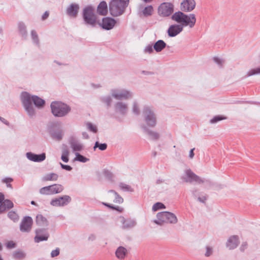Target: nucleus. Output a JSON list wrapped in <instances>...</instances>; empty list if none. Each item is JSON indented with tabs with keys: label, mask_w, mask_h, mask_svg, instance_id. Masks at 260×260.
<instances>
[{
	"label": "nucleus",
	"mask_w": 260,
	"mask_h": 260,
	"mask_svg": "<svg viewBox=\"0 0 260 260\" xmlns=\"http://www.w3.org/2000/svg\"><path fill=\"white\" fill-rule=\"evenodd\" d=\"M128 1H111L109 7L112 15L118 16L121 15L127 6Z\"/></svg>",
	"instance_id": "1"
},
{
	"label": "nucleus",
	"mask_w": 260,
	"mask_h": 260,
	"mask_svg": "<svg viewBox=\"0 0 260 260\" xmlns=\"http://www.w3.org/2000/svg\"><path fill=\"white\" fill-rule=\"evenodd\" d=\"M52 113L55 116L61 117L70 111L69 107L61 102H54L51 104Z\"/></svg>",
	"instance_id": "2"
},
{
	"label": "nucleus",
	"mask_w": 260,
	"mask_h": 260,
	"mask_svg": "<svg viewBox=\"0 0 260 260\" xmlns=\"http://www.w3.org/2000/svg\"><path fill=\"white\" fill-rule=\"evenodd\" d=\"M21 101L28 114L30 116L33 115L35 110L31 104L32 96L27 92H23L21 94Z\"/></svg>",
	"instance_id": "3"
},
{
	"label": "nucleus",
	"mask_w": 260,
	"mask_h": 260,
	"mask_svg": "<svg viewBox=\"0 0 260 260\" xmlns=\"http://www.w3.org/2000/svg\"><path fill=\"white\" fill-rule=\"evenodd\" d=\"M182 179L186 183H192L193 182L198 184L204 183L203 179L194 174L190 169L187 170L185 171V174L182 176Z\"/></svg>",
	"instance_id": "4"
},
{
	"label": "nucleus",
	"mask_w": 260,
	"mask_h": 260,
	"mask_svg": "<svg viewBox=\"0 0 260 260\" xmlns=\"http://www.w3.org/2000/svg\"><path fill=\"white\" fill-rule=\"evenodd\" d=\"M63 187L60 184H54L42 187L40 190V193L42 194H52L61 192Z\"/></svg>",
	"instance_id": "5"
},
{
	"label": "nucleus",
	"mask_w": 260,
	"mask_h": 260,
	"mask_svg": "<svg viewBox=\"0 0 260 260\" xmlns=\"http://www.w3.org/2000/svg\"><path fill=\"white\" fill-rule=\"evenodd\" d=\"M83 18L86 23L94 25L96 21L95 15L94 14L93 9L91 7H87L84 9Z\"/></svg>",
	"instance_id": "6"
},
{
	"label": "nucleus",
	"mask_w": 260,
	"mask_h": 260,
	"mask_svg": "<svg viewBox=\"0 0 260 260\" xmlns=\"http://www.w3.org/2000/svg\"><path fill=\"white\" fill-rule=\"evenodd\" d=\"M158 13L162 16H168L173 12V5L170 3H163L158 8Z\"/></svg>",
	"instance_id": "7"
},
{
	"label": "nucleus",
	"mask_w": 260,
	"mask_h": 260,
	"mask_svg": "<svg viewBox=\"0 0 260 260\" xmlns=\"http://www.w3.org/2000/svg\"><path fill=\"white\" fill-rule=\"evenodd\" d=\"M33 220L29 216L24 217L20 224V230L22 232H29L31 230Z\"/></svg>",
	"instance_id": "8"
},
{
	"label": "nucleus",
	"mask_w": 260,
	"mask_h": 260,
	"mask_svg": "<svg viewBox=\"0 0 260 260\" xmlns=\"http://www.w3.org/2000/svg\"><path fill=\"white\" fill-rule=\"evenodd\" d=\"M70 201L71 198L68 196H64L52 200L51 204L53 206H62L67 205Z\"/></svg>",
	"instance_id": "9"
},
{
	"label": "nucleus",
	"mask_w": 260,
	"mask_h": 260,
	"mask_svg": "<svg viewBox=\"0 0 260 260\" xmlns=\"http://www.w3.org/2000/svg\"><path fill=\"white\" fill-rule=\"evenodd\" d=\"M107 199L111 203L120 204L123 201V199L113 190L109 191L107 194Z\"/></svg>",
	"instance_id": "10"
},
{
	"label": "nucleus",
	"mask_w": 260,
	"mask_h": 260,
	"mask_svg": "<svg viewBox=\"0 0 260 260\" xmlns=\"http://www.w3.org/2000/svg\"><path fill=\"white\" fill-rule=\"evenodd\" d=\"M195 7V1H182L181 3L180 9L183 11L189 12L194 9Z\"/></svg>",
	"instance_id": "11"
},
{
	"label": "nucleus",
	"mask_w": 260,
	"mask_h": 260,
	"mask_svg": "<svg viewBox=\"0 0 260 260\" xmlns=\"http://www.w3.org/2000/svg\"><path fill=\"white\" fill-rule=\"evenodd\" d=\"M116 24V21L111 18L106 17L103 19L102 26L107 30L113 28Z\"/></svg>",
	"instance_id": "12"
},
{
	"label": "nucleus",
	"mask_w": 260,
	"mask_h": 260,
	"mask_svg": "<svg viewBox=\"0 0 260 260\" xmlns=\"http://www.w3.org/2000/svg\"><path fill=\"white\" fill-rule=\"evenodd\" d=\"M169 212H159L157 214V219L154 222L157 224L162 225L164 223H168Z\"/></svg>",
	"instance_id": "13"
},
{
	"label": "nucleus",
	"mask_w": 260,
	"mask_h": 260,
	"mask_svg": "<svg viewBox=\"0 0 260 260\" xmlns=\"http://www.w3.org/2000/svg\"><path fill=\"white\" fill-rule=\"evenodd\" d=\"M127 254L128 250L123 246L118 247L115 251L116 257L119 260L124 259Z\"/></svg>",
	"instance_id": "14"
},
{
	"label": "nucleus",
	"mask_w": 260,
	"mask_h": 260,
	"mask_svg": "<svg viewBox=\"0 0 260 260\" xmlns=\"http://www.w3.org/2000/svg\"><path fill=\"white\" fill-rule=\"evenodd\" d=\"M196 22V18L194 14L186 15V18H184L182 25L189 26L190 27H192L194 25Z\"/></svg>",
	"instance_id": "15"
},
{
	"label": "nucleus",
	"mask_w": 260,
	"mask_h": 260,
	"mask_svg": "<svg viewBox=\"0 0 260 260\" xmlns=\"http://www.w3.org/2000/svg\"><path fill=\"white\" fill-rule=\"evenodd\" d=\"M145 113L147 115L146 121L149 125L153 126L156 124L155 118L154 114L151 112V111L147 108L145 110Z\"/></svg>",
	"instance_id": "16"
},
{
	"label": "nucleus",
	"mask_w": 260,
	"mask_h": 260,
	"mask_svg": "<svg viewBox=\"0 0 260 260\" xmlns=\"http://www.w3.org/2000/svg\"><path fill=\"white\" fill-rule=\"evenodd\" d=\"M182 26L180 25H172L168 29V34L170 37H174L182 30Z\"/></svg>",
	"instance_id": "17"
},
{
	"label": "nucleus",
	"mask_w": 260,
	"mask_h": 260,
	"mask_svg": "<svg viewBox=\"0 0 260 260\" xmlns=\"http://www.w3.org/2000/svg\"><path fill=\"white\" fill-rule=\"evenodd\" d=\"M186 18V14L178 11L175 13L172 16V20L182 25L184 18Z\"/></svg>",
	"instance_id": "18"
},
{
	"label": "nucleus",
	"mask_w": 260,
	"mask_h": 260,
	"mask_svg": "<svg viewBox=\"0 0 260 260\" xmlns=\"http://www.w3.org/2000/svg\"><path fill=\"white\" fill-rule=\"evenodd\" d=\"M27 158L34 161H41L45 159L46 156L45 153H42L40 155L35 154L32 153H27Z\"/></svg>",
	"instance_id": "19"
},
{
	"label": "nucleus",
	"mask_w": 260,
	"mask_h": 260,
	"mask_svg": "<svg viewBox=\"0 0 260 260\" xmlns=\"http://www.w3.org/2000/svg\"><path fill=\"white\" fill-rule=\"evenodd\" d=\"M239 244V239L237 236H231L228 240L227 246L230 249L235 248Z\"/></svg>",
	"instance_id": "20"
},
{
	"label": "nucleus",
	"mask_w": 260,
	"mask_h": 260,
	"mask_svg": "<svg viewBox=\"0 0 260 260\" xmlns=\"http://www.w3.org/2000/svg\"><path fill=\"white\" fill-rule=\"evenodd\" d=\"M79 6L76 4H72L67 9L68 14L73 17H76L78 14Z\"/></svg>",
	"instance_id": "21"
},
{
	"label": "nucleus",
	"mask_w": 260,
	"mask_h": 260,
	"mask_svg": "<svg viewBox=\"0 0 260 260\" xmlns=\"http://www.w3.org/2000/svg\"><path fill=\"white\" fill-rule=\"evenodd\" d=\"M13 207V203L10 200H6L3 201L0 205V213L5 212L6 210L12 208Z\"/></svg>",
	"instance_id": "22"
},
{
	"label": "nucleus",
	"mask_w": 260,
	"mask_h": 260,
	"mask_svg": "<svg viewBox=\"0 0 260 260\" xmlns=\"http://www.w3.org/2000/svg\"><path fill=\"white\" fill-rule=\"evenodd\" d=\"M98 14L101 15H106L108 13L107 5L105 1H102L97 8Z\"/></svg>",
	"instance_id": "23"
},
{
	"label": "nucleus",
	"mask_w": 260,
	"mask_h": 260,
	"mask_svg": "<svg viewBox=\"0 0 260 260\" xmlns=\"http://www.w3.org/2000/svg\"><path fill=\"white\" fill-rule=\"evenodd\" d=\"M36 223L40 227H45L48 225V221L46 218L42 215H38L36 217Z\"/></svg>",
	"instance_id": "24"
},
{
	"label": "nucleus",
	"mask_w": 260,
	"mask_h": 260,
	"mask_svg": "<svg viewBox=\"0 0 260 260\" xmlns=\"http://www.w3.org/2000/svg\"><path fill=\"white\" fill-rule=\"evenodd\" d=\"M58 178V175L54 173H49L46 174L43 178L42 180L44 181H56Z\"/></svg>",
	"instance_id": "25"
},
{
	"label": "nucleus",
	"mask_w": 260,
	"mask_h": 260,
	"mask_svg": "<svg viewBox=\"0 0 260 260\" xmlns=\"http://www.w3.org/2000/svg\"><path fill=\"white\" fill-rule=\"evenodd\" d=\"M34 104L38 108L42 107L45 104V101L37 96H32Z\"/></svg>",
	"instance_id": "26"
},
{
	"label": "nucleus",
	"mask_w": 260,
	"mask_h": 260,
	"mask_svg": "<svg viewBox=\"0 0 260 260\" xmlns=\"http://www.w3.org/2000/svg\"><path fill=\"white\" fill-rule=\"evenodd\" d=\"M166 43L162 40L157 41L154 45V49L157 52L161 51L165 47Z\"/></svg>",
	"instance_id": "27"
},
{
	"label": "nucleus",
	"mask_w": 260,
	"mask_h": 260,
	"mask_svg": "<svg viewBox=\"0 0 260 260\" xmlns=\"http://www.w3.org/2000/svg\"><path fill=\"white\" fill-rule=\"evenodd\" d=\"M40 232V230H37L36 233L37 234V236L35 237L34 240L37 243H39L40 241L47 240L48 238V235H44V236H39L38 234Z\"/></svg>",
	"instance_id": "28"
},
{
	"label": "nucleus",
	"mask_w": 260,
	"mask_h": 260,
	"mask_svg": "<svg viewBox=\"0 0 260 260\" xmlns=\"http://www.w3.org/2000/svg\"><path fill=\"white\" fill-rule=\"evenodd\" d=\"M129 95L128 91H123L119 93H113V96L117 99H121L122 98H127Z\"/></svg>",
	"instance_id": "29"
},
{
	"label": "nucleus",
	"mask_w": 260,
	"mask_h": 260,
	"mask_svg": "<svg viewBox=\"0 0 260 260\" xmlns=\"http://www.w3.org/2000/svg\"><path fill=\"white\" fill-rule=\"evenodd\" d=\"M69 150L67 148L63 149L62 151V154L61 157L62 160L64 162H68L69 161Z\"/></svg>",
	"instance_id": "30"
},
{
	"label": "nucleus",
	"mask_w": 260,
	"mask_h": 260,
	"mask_svg": "<svg viewBox=\"0 0 260 260\" xmlns=\"http://www.w3.org/2000/svg\"><path fill=\"white\" fill-rule=\"evenodd\" d=\"M168 215V223H176L177 222V218L176 216L172 213L169 212Z\"/></svg>",
	"instance_id": "31"
},
{
	"label": "nucleus",
	"mask_w": 260,
	"mask_h": 260,
	"mask_svg": "<svg viewBox=\"0 0 260 260\" xmlns=\"http://www.w3.org/2000/svg\"><path fill=\"white\" fill-rule=\"evenodd\" d=\"M107 145L106 143L100 144L98 142H96L93 147L95 150L96 148H99L101 150H105L107 149Z\"/></svg>",
	"instance_id": "32"
},
{
	"label": "nucleus",
	"mask_w": 260,
	"mask_h": 260,
	"mask_svg": "<svg viewBox=\"0 0 260 260\" xmlns=\"http://www.w3.org/2000/svg\"><path fill=\"white\" fill-rule=\"evenodd\" d=\"M105 206L109 207V208L110 209H114V210H116L120 212H122L123 211V208L120 207H119V206H113L112 205H111V204H108V203H103Z\"/></svg>",
	"instance_id": "33"
},
{
	"label": "nucleus",
	"mask_w": 260,
	"mask_h": 260,
	"mask_svg": "<svg viewBox=\"0 0 260 260\" xmlns=\"http://www.w3.org/2000/svg\"><path fill=\"white\" fill-rule=\"evenodd\" d=\"M8 216L10 219H11L14 221H16L18 220V216L15 212H9L8 213Z\"/></svg>",
	"instance_id": "34"
},
{
	"label": "nucleus",
	"mask_w": 260,
	"mask_h": 260,
	"mask_svg": "<svg viewBox=\"0 0 260 260\" xmlns=\"http://www.w3.org/2000/svg\"><path fill=\"white\" fill-rule=\"evenodd\" d=\"M165 208V205L161 203H156L152 207V210L156 211L157 210Z\"/></svg>",
	"instance_id": "35"
},
{
	"label": "nucleus",
	"mask_w": 260,
	"mask_h": 260,
	"mask_svg": "<svg viewBox=\"0 0 260 260\" xmlns=\"http://www.w3.org/2000/svg\"><path fill=\"white\" fill-rule=\"evenodd\" d=\"M153 12V8L151 6L146 7L143 11V14L145 16L151 15Z\"/></svg>",
	"instance_id": "36"
},
{
	"label": "nucleus",
	"mask_w": 260,
	"mask_h": 260,
	"mask_svg": "<svg viewBox=\"0 0 260 260\" xmlns=\"http://www.w3.org/2000/svg\"><path fill=\"white\" fill-rule=\"evenodd\" d=\"M76 160H78L81 162H85L87 161L88 159L81 154L77 153L76 154V157L75 158Z\"/></svg>",
	"instance_id": "37"
},
{
	"label": "nucleus",
	"mask_w": 260,
	"mask_h": 260,
	"mask_svg": "<svg viewBox=\"0 0 260 260\" xmlns=\"http://www.w3.org/2000/svg\"><path fill=\"white\" fill-rule=\"evenodd\" d=\"M258 74H260V67L251 70L248 73V75L250 76Z\"/></svg>",
	"instance_id": "38"
},
{
	"label": "nucleus",
	"mask_w": 260,
	"mask_h": 260,
	"mask_svg": "<svg viewBox=\"0 0 260 260\" xmlns=\"http://www.w3.org/2000/svg\"><path fill=\"white\" fill-rule=\"evenodd\" d=\"M226 118L224 116H216L214 117L213 119H212L210 121L211 123H215L217 121L221 120H224L226 119Z\"/></svg>",
	"instance_id": "39"
},
{
	"label": "nucleus",
	"mask_w": 260,
	"mask_h": 260,
	"mask_svg": "<svg viewBox=\"0 0 260 260\" xmlns=\"http://www.w3.org/2000/svg\"><path fill=\"white\" fill-rule=\"evenodd\" d=\"M72 148L74 151H80L82 148V146L80 144L75 143L72 144Z\"/></svg>",
	"instance_id": "40"
},
{
	"label": "nucleus",
	"mask_w": 260,
	"mask_h": 260,
	"mask_svg": "<svg viewBox=\"0 0 260 260\" xmlns=\"http://www.w3.org/2000/svg\"><path fill=\"white\" fill-rule=\"evenodd\" d=\"M13 255L15 258L19 259L22 258L24 256V253L21 251L15 252Z\"/></svg>",
	"instance_id": "41"
},
{
	"label": "nucleus",
	"mask_w": 260,
	"mask_h": 260,
	"mask_svg": "<svg viewBox=\"0 0 260 260\" xmlns=\"http://www.w3.org/2000/svg\"><path fill=\"white\" fill-rule=\"evenodd\" d=\"M117 109L120 111L123 112L126 109V107L125 105H123L122 103H118L116 105Z\"/></svg>",
	"instance_id": "42"
},
{
	"label": "nucleus",
	"mask_w": 260,
	"mask_h": 260,
	"mask_svg": "<svg viewBox=\"0 0 260 260\" xmlns=\"http://www.w3.org/2000/svg\"><path fill=\"white\" fill-rule=\"evenodd\" d=\"M206 249V251L205 254V256L207 257L210 256L213 252L212 248L209 246H207Z\"/></svg>",
	"instance_id": "43"
},
{
	"label": "nucleus",
	"mask_w": 260,
	"mask_h": 260,
	"mask_svg": "<svg viewBox=\"0 0 260 260\" xmlns=\"http://www.w3.org/2000/svg\"><path fill=\"white\" fill-rule=\"evenodd\" d=\"M149 135L152 139H157L159 137L158 134L154 132H150Z\"/></svg>",
	"instance_id": "44"
},
{
	"label": "nucleus",
	"mask_w": 260,
	"mask_h": 260,
	"mask_svg": "<svg viewBox=\"0 0 260 260\" xmlns=\"http://www.w3.org/2000/svg\"><path fill=\"white\" fill-rule=\"evenodd\" d=\"M88 127L89 128V129L94 132V133H96V131H97V129H96V127L95 126L92 125V124L91 123H89L88 124Z\"/></svg>",
	"instance_id": "45"
},
{
	"label": "nucleus",
	"mask_w": 260,
	"mask_h": 260,
	"mask_svg": "<svg viewBox=\"0 0 260 260\" xmlns=\"http://www.w3.org/2000/svg\"><path fill=\"white\" fill-rule=\"evenodd\" d=\"M59 254V249L58 248H56L55 250L52 251L51 252V256L55 257L57 256Z\"/></svg>",
	"instance_id": "46"
},
{
	"label": "nucleus",
	"mask_w": 260,
	"mask_h": 260,
	"mask_svg": "<svg viewBox=\"0 0 260 260\" xmlns=\"http://www.w3.org/2000/svg\"><path fill=\"white\" fill-rule=\"evenodd\" d=\"M60 165H61V168L64 170H66L68 171H71L72 169V167L70 166L63 165L61 163H60Z\"/></svg>",
	"instance_id": "47"
},
{
	"label": "nucleus",
	"mask_w": 260,
	"mask_h": 260,
	"mask_svg": "<svg viewBox=\"0 0 260 260\" xmlns=\"http://www.w3.org/2000/svg\"><path fill=\"white\" fill-rule=\"evenodd\" d=\"M49 15V12L48 11H46L44 14H43V15L42 16V20H45L46 19H47L48 16Z\"/></svg>",
	"instance_id": "48"
},
{
	"label": "nucleus",
	"mask_w": 260,
	"mask_h": 260,
	"mask_svg": "<svg viewBox=\"0 0 260 260\" xmlns=\"http://www.w3.org/2000/svg\"><path fill=\"white\" fill-rule=\"evenodd\" d=\"M15 244L12 241H10L7 243V247L9 248H13L14 247Z\"/></svg>",
	"instance_id": "49"
},
{
	"label": "nucleus",
	"mask_w": 260,
	"mask_h": 260,
	"mask_svg": "<svg viewBox=\"0 0 260 260\" xmlns=\"http://www.w3.org/2000/svg\"><path fill=\"white\" fill-rule=\"evenodd\" d=\"M247 247V244L246 243H243L241 247H240V249L242 251H244V250Z\"/></svg>",
	"instance_id": "50"
},
{
	"label": "nucleus",
	"mask_w": 260,
	"mask_h": 260,
	"mask_svg": "<svg viewBox=\"0 0 260 260\" xmlns=\"http://www.w3.org/2000/svg\"><path fill=\"white\" fill-rule=\"evenodd\" d=\"M31 35H32V37L34 40H35L38 39V36H37V33L35 31H32Z\"/></svg>",
	"instance_id": "51"
},
{
	"label": "nucleus",
	"mask_w": 260,
	"mask_h": 260,
	"mask_svg": "<svg viewBox=\"0 0 260 260\" xmlns=\"http://www.w3.org/2000/svg\"><path fill=\"white\" fill-rule=\"evenodd\" d=\"M194 150V148L191 149L189 152V157L190 158H192L194 156V152H193Z\"/></svg>",
	"instance_id": "52"
},
{
	"label": "nucleus",
	"mask_w": 260,
	"mask_h": 260,
	"mask_svg": "<svg viewBox=\"0 0 260 260\" xmlns=\"http://www.w3.org/2000/svg\"><path fill=\"white\" fill-rule=\"evenodd\" d=\"M12 180H13L12 179H11L10 178H7L3 180V182H5V183H8L9 182H12Z\"/></svg>",
	"instance_id": "53"
},
{
	"label": "nucleus",
	"mask_w": 260,
	"mask_h": 260,
	"mask_svg": "<svg viewBox=\"0 0 260 260\" xmlns=\"http://www.w3.org/2000/svg\"><path fill=\"white\" fill-rule=\"evenodd\" d=\"M4 196L3 194H2V193H0V205L2 204V203L4 201Z\"/></svg>",
	"instance_id": "54"
},
{
	"label": "nucleus",
	"mask_w": 260,
	"mask_h": 260,
	"mask_svg": "<svg viewBox=\"0 0 260 260\" xmlns=\"http://www.w3.org/2000/svg\"><path fill=\"white\" fill-rule=\"evenodd\" d=\"M198 200L200 201V202H205V201H206V198L205 197H203L202 198H198Z\"/></svg>",
	"instance_id": "55"
},
{
	"label": "nucleus",
	"mask_w": 260,
	"mask_h": 260,
	"mask_svg": "<svg viewBox=\"0 0 260 260\" xmlns=\"http://www.w3.org/2000/svg\"><path fill=\"white\" fill-rule=\"evenodd\" d=\"M146 51L149 53H150L152 51V48L151 47H148L146 48Z\"/></svg>",
	"instance_id": "56"
},
{
	"label": "nucleus",
	"mask_w": 260,
	"mask_h": 260,
	"mask_svg": "<svg viewBox=\"0 0 260 260\" xmlns=\"http://www.w3.org/2000/svg\"><path fill=\"white\" fill-rule=\"evenodd\" d=\"M134 111L137 114L138 113V109L136 106H134Z\"/></svg>",
	"instance_id": "57"
},
{
	"label": "nucleus",
	"mask_w": 260,
	"mask_h": 260,
	"mask_svg": "<svg viewBox=\"0 0 260 260\" xmlns=\"http://www.w3.org/2000/svg\"><path fill=\"white\" fill-rule=\"evenodd\" d=\"M0 120H1L3 122L7 124V121L5 119L0 117Z\"/></svg>",
	"instance_id": "58"
},
{
	"label": "nucleus",
	"mask_w": 260,
	"mask_h": 260,
	"mask_svg": "<svg viewBox=\"0 0 260 260\" xmlns=\"http://www.w3.org/2000/svg\"><path fill=\"white\" fill-rule=\"evenodd\" d=\"M215 60L217 62H218V63L219 62V59H217V58H215Z\"/></svg>",
	"instance_id": "59"
},
{
	"label": "nucleus",
	"mask_w": 260,
	"mask_h": 260,
	"mask_svg": "<svg viewBox=\"0 0 260 260\" xmlns=\"http://www.w3.org/2000/svg\"><path fill=\"white\" fill-rule=\"evenodd\" d=\"M2 246L1 244H0V250L2 249Z\"/></svg>",
	"instance_id": "60"
},
{
	"label": "nucleus",
	"mask_w": 260,
	"mask_h": 260,
	"mask_svg": "<svg viewBox=\"0 0 260 260\" xmlns=\"http://www.w3.org/2000/svg\"><path fill=\"white\" fill-rule=\"evenodd\" d=\"M31 203L32 204H35V202H34V201H32V202H31Z\"/></svg>",
	"instance_id": "61"
},
{
	"label": "nucleus",
	"mask_w": 260,
	"mask_h": 260,
	"mask_svg": "<svg viewBox=\"0 0 260 260\" xmlns=\"http://www.w3.org/2000/svg\"><path fill=\"white\" fill-rule=\"evenodd\" d=\"M8 186H9V187H11V185H10V184H8Z\"/></svg>",
	"instance_id": "62"
},
{
	"label": "nucleus",
	"mask_w": 260,
	"mask_h": 260,
	"mask_svg": "<svg viewBox=\"0 0 260 260\" xmlns=\"http://www.w3.org/2000/svg\"><path fill=\"white\" fill-rule=\"evenodd\" d=\"M0 260H3V259L2 258V257L0 256Z\"/></svg>",
	"instance_id": "63"
}]
</instances>
